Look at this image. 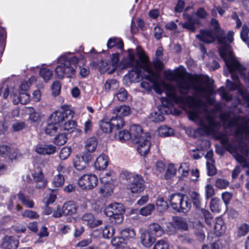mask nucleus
Listing matches in <instances>:
<instances>
[{"label":"nucleus","mask_w":249,"mask_h":249,"mask_svg":"<svg viewBox=\"0 0 249 249\" xmlns=\"http://www.w3.org/2000/svg\"><path fill=\"white\" fill-rule=\"evenodd\" d=\"M140 60L135 59L132 50H128V60L124 63L125 68H140L148 73L145 78L153 83L156 92L161 94L164 91L166 95L173 101L187 105L191 110L189 113L190 119L198 121L200 125L198 132L201 135L213 134L215 132L216 123L209 114L206 104L198 98L206 96L208 93L207 88L201 85H196L190 79H186L182 73L178 72L176 75L172 72L166 74V77L170 81H175L176 86L166 84L164 82H155L158 75L153 71L149 58L144 54L140 55Z\"/></svg>","instance_id":"1"},{"label":"nucleus","mask_w":249,"mask_h":249,"mask_svg":"<svg viewBox=\"0 0 249 249\" xmlns=\"http://www.w3.org/2000/svg\"><path fill=\"white\" fill-rule=\"evenodd\" d=\"M211 25L213 28V32L218 36V41L221 44L220 55L224 60L233 53L230 44L233 41L234 33L232 31H229L226 35L224 30L221 28L218 21L215 18L211 19Z\"/></svg>","instance_id":"2"},{"label":"nucleus","mask_w":249,"mask_h":249,"mask_svg":"<svg viewBox=\"0 0 249 249\" xmlns=\"http://www.w3.org/2000/svg\"><path fill=\"white\" fill-rule=\"evenodd\" d=\"M130 132L133 142L138 144V152L142 156H145L149 151L151 146L150 136L147 133H143L141 126L133 124L130 127Z\"/></svg>","instance_id":"3"},{"label":"nucleus","mask_w":249,"mask_h":249,"mask_svg":"<svg viewBox=\"0 0 249 249\" xmlns=\"http://www.w3.org/2000/svg\"><path fill=\"white\" fill-rule=\"evenodd\" d=\"M78 62V59L76 56L71 57L65 55L60 56L58 59V63L59 65L55 69V72L58 78L62 79L65 76L68 78H73L75 73V67Z\"/></svg>","instance_id":"4"},{"label":"nucleus","mask_w":249,"mask_h":249,"mask_svg":"<svg viewBox=\"0 0 249 249\" xmlns=\"http://www.w3.org/2000/svg\"><path fill=\"white\" fill-rule=\"evenodd\" d=\"M170 205L172 209L178 213H186L191 208V203L188 197L181 193L171 195L169 198Z\"/></svg>","instance_id":"5"},{"label":"nucleus","mask_w":249,"mask_h":249,"mask_svg":"<svg viewBox=\"0 0 249 249\" xmlns=\"http://www.w3.org/2000/svg\"><path fill=\"white\" fill-rule=\"evenodd\" d=\"M224 60L230 70H237L241 78L249 82V72L246 74L245 68L236 60L233 53Z\"/></svg>","instance_id":"6"},{"label":"nucleus","mask_w":249,"mask_h":249,"mask_svg":"<svg viewBox=\"0 0 249 249\" xmlns=\"http://www.w3.org/2000/svg\"><path fill=\"white\" fill-rule=\"evenodd\" d=\"M98 178L93 174H85L81 177L78 180V184L82 190H89L97 185Z\"/></svg>","instance_id":"7"},{"label":"nucleus","mask_w":249,"mask_h":249,"mask_svg":"<svg viewBox=\"0 0 249 249\" xmlns=\"http://www.w3.org/2000/svg\"><path fill=\"white\" fill-rule=\"evenodd\" d=\"M73 114L70 109L64 111H56L53 112L49 117L48 122H53L59 125L60 124H63L69 118H72Z\"/></svg>","instance_id":"8"},{"label":"nucleus","mask_w":249,"mask_h":249,"mask_svg":"<svg viewBox=\"0 0 249 249\" xmlns=\"http://www.w3.org/2000/svg\"><path fill=\"white\" fill-rule=\"evenodd\" d=\"M144 182L142 176L138 175H134L127 188L133 194L140 193L143 192L145 189Z\"/></svg>","instance_id":"9"},{"label":"nucleus","mask_w":249,"mask_h":249,"mask_svg":"<svg viewBox=\"0 0 249 249\" xmlns=\"http://www.w3.org/2000/svg\"><path fill=\"white\" fill-rule=\"evenodd\" d=\"M196 37L200 41L208 44L213 42L216 39H218L217 36L212 29L201 30L200 34L196 35Z\"/></svg>","instance_id":"10"},{"label":"nucleus","mask_w":249,"mask_h":249,"mask_svg":"<svg viewBox=\"0 0 249 249\" xmlns=\"http://www.w3.org/2000/svg\"><path fill=\"white\" fill-rule=\"evenodd\" d=\"M169 224L174 228V230L171 231L169 234L175 233L176 232L175 229L186 231L189 228L186 220L184 218L180 216L174 217L172 223H170Z\"/></svg>","instance_id":"11"},{"label":"nucleus","mask_w":249,"mask_h":249,"mask_svg":"<svg viewBox=\"0 0 249 249\" xmlns=\"http://www.w3.org/2000/svg\"><path fill=\"white\" fill-rule=\"evenodd\" d=\"M225 65L227 66L229 72L231 74L232 79L234 81V82H232L229 79L227 80L226 86L230 90H235L237 89L239 86V77L238 75V74L239 75V71L237 70H231L226 64Z\"/></svg>","instance_id":"12"},{"label":"nucleus","mask_w":249,"mask_h":249,"mask_svg":"<svg viewBox=\"0 0 249 249\" xmlns=\"http://www.w3.org/2000/svg\"><path fill=\"white\" fill-rule=\"evenodd\" d=\"M124 209L122 204L120 203H113L110 204L104 210V213L107 216H111L119 213H124Z\"/></svg>","instance_id":"13"},{"label":"nucleus","mask_w":249,"mask_h":249,"mask_svg":"<svg viewBox=\"0 0 249 249\" xmlns=\"http://www.w3.org/2000/svg\"><path fill=\"white\" fill-rule=\"evenodd\" d=\"M82 220L84 224L90 228H95L102 223L101 220H96L94 216L91 213H86L83 215Z\"/></svg>","instance_id":"14"},{"label":"nucleus","mask_w":249,"mask_h":249,"mask_svg":"<svg viewBox=\"0 0 249 249\" xmlns=\"http://www.w3.org/2000/svg\"><path fill=\"white\" fill-rule=\"evenodd\" d=\"M33 180L36 183V187L37 189H44L47 184L42 171L40 170L32 174Z\"/></svg>","instance_id":"15"},{"label":"nucleus","mask_w":249,"mask_h":249,"mask_svg":"<svg viewBox=\"0 0 249 249\" xmlns=\"http://www.w3.org/2000/svg\"><path fill=\"white\" fill-rule=\"evenodd\" d=\"M56 150V147L52 144H38L35 148V151L40 155L53 154Z\"/></svg>","instance_id":"16"},{"label":"nucleus","mask_w":249,"mask_h":249,"mask_svg":"<svg viewBox=\"0 0 249 249\" xmlns=\"http://www.w3.org/2000/svg\"><path fill=\"white\" fill-rule=\"evenodd\" d=\"M18 245V241L16 237L5 236L2 240V247L5 249H16Z\"/></svg>","instance_id":"17"},{"label":"nucleus","mask_w":249,"mask_h":249,"mask_svg":"<svg viewBox=\"0 0 249 249\" xmlns=\"http://www.w3.org/2000/svg\"><path fill=\"white\" fill-rule=\"evenodd\" d=\"M140 238L142 244L145 247H150L155 241V237L147 231L141 234Z\"/></svg>","instance_id":"18"},{"label":"nucleus","mask_w":249,"mask_h":249,"mask_svg":"<svg viewBox=\"0 0 249 249\" xmlns=\"http://www.w3.org/2000/svg\"><path fill=\"white\" fill-rule=\"evenodd\" d=\"M77 208L73 201H68L64 203L62 208L63 214L71 215L76 213Z\"/></svg>","instance_id":"19"},{"label":"nucleus","mask_w":249,"mask_h":249,"mask_svg":"<svg viewBox=\"0 0 249 249\" xmlns=\"http://www.w3.org/2000/svg\"><path fill=\"white\" fill-rule=\"evenodd\" d=\"M108 165V157L105 154L100 155L94 163L96 169L102 170L105 169Z\"/></svg>","instance_id":"20"},{"label":"nucleus","mask_w":249,"mask_h":249,"mask_svg":"<svg viewBox=\"0 0 249 249\" xmlns=\"http://www.w3.org/2000/svg\"><path fill=\"white\" fill-rule=\"evenodd\" d=\"M147 231L151 234H153L155 237L156 236H160L163 233V230L162 227L157 223L150 224L148 226Z\"/></svg>","instance_id":"21"},{"label":"nucleus","mask_w":249,"mask_h":249,"mask_svg":"<svg viewBox=\"0 0 249 249\" xmlns=\"http://www.w3.org/2000/svg\"><path fill=\"white\" fill-rule=\"evenodd\" d=\"M130 108L129 107L123 105L116 107L113 111V114H115L117 117H122L125 116L130 114Z\"/></svg>","instance_id":"22"},{"label":"nucleus","mask_w":249,"mask_h":249,"mask_svg":"<svg viewBox=\"0 0 249 249\" xmlns=\"http://www.w3.org/2000/svg\"><path fill=\"white\" fill-rule=\"evenodd\" d=\"M214 230L216 234L218 236L221 235L224 232V223L221 218L217 217L216 219L215 223L214 226Z\"/></svg>","instance_id":"23"},{"label":"nucleus","mask_w":249,"mask_h":249,"mask_svg":"<svg viewBox=\"0 0 249 249\" xmlns=\"http://www.w3.org/2000/svg\"><path fill=\"white\" fill-rule=\"evenodd\" d=\"M244 133L249 135V125L247 123H244L241 126H237V129L234 133V136L242 138Z\"/></svg>","instance_id":"24"},{"label":"nucleus","mask_w":249,"mask_h":249,"mask_svg":"<svg viewBox=\"0 0 249 249\" xmlns=\"http://www.w3.org/2000/svg\"><path fill=\"white\" fill-rule=\"evenodd\" d=\"M97 145V142L95 138L91 137L88 139L85 142V148L89 152L95 151Z\"/></svg>","instance_id":"25"},{"label":"nucleus","mask_w":249,"mask_h":249,"mask_svg":"<svg viewBox=\"0 0 249 249\" xmlns=\"http://www.w3.org/2000/svg\"><path fill=\"white\" fill-rule=\"evenodd\" d=\"M59 129H60L59 125L53 122H49L46 127L45 132L48 135H53L57 132Z\"/></svg>","instance_id":"26"},{"label":"nucleus","mask_w":249,"mask_h":249,"mask_svg":"<svg viewBox=\"0 0 249 249\" xmlns=\"http://www.w3.org/2000/svg\"><path fill=\"white\" fill-rule=\"evenodd\" d=\"M100 129L106 133H110L114 128L112 123L102 120L99 123Z\"/></svg>","instance_id":"27"},{"label":"nucleus","mask_w":249,"mask_h":249,"mask_svg":"<svg viewBox=\"0 0 249 249\" xmlns=\"http://www.w3.org/2000/svg\"><path fill=\"white\" fill-rule=\"evenodd\" d=\"M73 166L77 170H85L87 167L86 162L81 158L80 156H77L73 160Z\"/></svg>","instance_id":"28"},{"label":"nucleus","mask_w":249,"mask_h":249,"mask_svg":"<svg viewBox=\"0 0 249 249\" xmlns=\"http://www.w3.org/2000/svg\"><path fill=\"white\" fill-rule=\"evenodd\" d=\"M190 196L194 206L198 210H200L201 209V201L199 194L196 192H192Z\"/></svg>","instance_id":"29"},{"label":"nucleus","mask_w":249,"mask_h":249,"mask_svg":"<svg viewBox=\"0 0 249 249\" xmlns=\"http://www.w3.org/2000/svg\"><path fill=\"white\" fill-rule=\"evenodd\" d=\"M18 198L26 207L29 208L34 207V203L33 201L30 199L28 196H25L23 194L19 193L18 194Z\"/></svg>","instance_id":"30"},{"label":"nucleus","mask_w":249,"mask_h":249,"mask_svg":"<svg viewBox=\"0 0 249 249\" xmlns=\"http://www.w3.org/2000/svg\"><path fill=\"white\" fill-rule=\"evenodd\" d=\"M65 175L57 174L54 176L52 184L55 188L62 187L65 182Z\"/></svg>","instance_id":"31"},{"label":"nucleus","mask_w":249,"mask_h":249,"mask_svg":"<svg viewBox=\"0 0 249 249\" xmlns=\"http://www.w3.org/2000/svg\"><path fill=\"white\" fill-rule=\"evenodd\" d=\"M111 122L112 123L114 128H116L117 130L122 128L124 125V122L122 117H112Z\"/></svg>","instance_id":"32"},{"label":"nucleus","mask_w":249,"mask_h":249,"mask_svg":"<svg viewBox=\"0 0 249 249\" xmlns=\"http://www.w3.org/2000/svg\"><path fill=\"white\" fill-rule=\"evenodd\" d=\"M67 141V135L65 133H60L57 135L53 139V143L57 145H62Z\"/></svg>","instance_id":"33"},{"label":"nucleus","mask_w":249,"mask_h":249,"mask_svg":"<svg viewBox=\"0 0 249 249\" xmlns=\"http://www.w3.org/2000/svg\"><path fill=\"white\" fill-rule=\"evenodd\" d=\"M121 235L123 238L128 239L129 238H133L135 236V232L132 229H125L120 231Z\"/></svg>","instance_id":"34"},{"label":"nucleus","mask_w":249,"mask_h":249,"mask_svg":"<svg viewBox=\"0 0 249 249\" xmlns=\"http://www.w3.org/2000/svg\"><path fill=\"white\" fill-rule=\"evenodd\" d=\"M158 132L159 135L161 137L170 136L174 134L173 129L165 125L160 127Z\"/></svg>","instance_id":"35"},{"label":"nucleus","mask_w":249,"mask_h":249,"mask_svg":"<svg viewBox=\"0 0 249 249\" xmlns=\"http://www.w3.org/2000/svg\"><path fill=\"white\" fill-rule=\"evenodd\" d=\"M196 22L197 20L191 22L186 21L184 23H180L179 24L181 25L183 28L189 30L191 32L194 33L196 32L197 28L196 26Z\"/></svg>","instance_id":"36"},{"label":"nucleus","mask_w":249,"mask_h":249,"mask_svg":"<svg viewBox=\"0 0 249 249\" xmlns=\"http://www.w3.org/2000/svg\"><path fill=\"white\" fill-rule=\"evenodd\" d=\"M40 75L47 82L50 80L53 76V71L47 68H43L40 70Z\"/></svg>","instance_id":"37"},{"label":"nucleus","mask_w":249,"mask_h":249,"mask_svg":"<svg viewBox=\"0 0 249 249\" xmlns=\"http://www.w3.org/2000/svg\"><path fill=\"white\" fill-rule=\"evenodd\" d=\"M136 71H130L128 73V77L132 82H138L140 79V73L139 72L140 68H133Z\"/></svg>","instance_id":"38"},{"label":"nucleus","mask_w":249,"mask_h":249,"mask_svg":"<svg viewBox=\"0 0 249 249\" xmlns=\"http://www.w3.org/2000/svg\"><path fill=\"white\" fill-rule=\"evenodd\" d=\"M199 210L200 211L203 216L204 217L206 223L208 225H211L213 220V216L210 212L208 210L203 208H201Z\"/></svg>","instance_id":"39"},{"label":"nucleus","mask_w":249,"mask_h":249,"mask_svg":"<svg viewBox=\"0 0 249 249\" xmlns=\"http://www.w3.org/2000/svg\"><path fill=\"white\" fill-rule=\"evenodd\" d=\"M155 209V206L153 204L150 203L146 206L142 208L140 210V213L143 216L150 215L152 212Z\"/></svg>","instance_id":"40"},{"label":"nucleus","mask_w":249,"mask_h":249,"mask_svg":"<svg viewBox=\"0 0 249 249\" xmlns=\"http://www.w3.org/2000/svg\"><path fill=\"white\" fill-rule=\"evenodd\" d=\"M71 118H69L63 123V126L65 130L72 132L76 126V122L73 120H71Z\"/></svg>","instance_id":"41"},{"label":"nucleus","mask_w":249,"mask_h":249,"mask_svg":"<svg viewBox=\"0 0 249 249\" xmlns=\"http://www.w3.org/2000/svg\"><path fill=\"white\" fill-rule=\"evenodd\" d=\"M240 36L242 39L249 45V28L247 26H243Z\"/></svg>","instance_id":"42"},{"label":"nucleus","mask_w":249,"mask_h":249,"mask_svg":"<svg viewBox=\"0 0 249 249\" xmlns=\"http://www.w3.org/2000/svg\"><path fill=\"white\" fill-rule=\"evenodd\" d=\"M150 119L152 122L159 123L164 120V117L160 112H154L151 113Z\"/></svg>","instance_id":"43"},{"label":"nucleus","mask_w":249,"mask_h":249,"mask_svg":"<svg viewBox=\"0 0 249 249\" xmlns=\"http://www.w3.org/2000/svg\"><path fill=\"white\" fill-rule=\"evenodd\" d=\"M220 200L217 198H213L211 199L210 206L211 210L213 212H218L220 210L219 207Z\"/></svg>","instance_id":"44"},{"label":"nucleus","mask_w":249,"mask_h":249,"mask_svg":"<svg viewBox=\"0 0 249 249\" xmlns=\"http://www.w3.org/2000/svg\"><path fill=\"white\" fill-rule=\"evenodd\" d=\"M61 88V86L60 81L56 80L53 82L51 88L53 96H56L60 94Z\"/></svg>","instance_id":"45"},{"label":"nucleus","mask_w":249,"mask_h":249,"mask_svg":"<svg viewBox=\"0 0 249 249\" xmlns=\"http://www.w3.org/2000/svg\"><path fill=\"white\" fill-rule=\"evenodd\" d=\"M115 229L112 226L106 227L103 230V236L104 238H110L114 234Z\"/></svg>","instance_id":"46"},{"label":"nucleus","mask_w":249,"mask_h":249,"mask_svg":"<svg viewBox=\"0 0 249 249\" xmlns=\"http://www.w3.org/2000/svg\"><path fill=\"white\" fill-rule=\"evenodd\" d=\"M195 15L198 18L205 19L209 16L208 13L205 10L203 7H199L197 11L195 12Z\"/></svg>","instance_id":"47"},{"label":"nucleus","mask_w":249,"mask_h":249,"mask_svg":"<svg viewBox=\"0 0 249 249\" xmlns=\"http://www.w3.org/2000/svg\"><path fill=\"white\" fill-rule=\"evenodd\" d=\"M127 91L123 88L120 89L116 93V96L117 97V99L121 102H124L127 99Z\"/></svg>","instance_id":"48"},{"label":"nucleus","mask_w":249,"mask_h":249,"mask_svg":"<svg viewBox=\"0 0 249 249\" xmlns=\"http://www.w3.org/2000/svg\"><path fill=\"white\" fill-rule=\"evenodd\" d=\"M22 215L24 217H28L30 219H37L39 217L36 212L29 210L24 211L22 213Z\"/></svg>","instance_id":"49"},{"label":"nucleus","mask_w":249,"mask_h":249,"mask_svg":"<svg viewBox=\"0 0 249 249\" xmlns=\"http://www.w3.org/2000/svg\"><path fill=\"white\" fill-rule=\"evenodd\" d=\"M118 138L120 141L123 142L126 140H128L131 138L130 131H128L126 130L120 131L118 135Z\"/></svg>","instance_id":"50"},{"label":"nucleus","mask_w":249,"mask_h":249,"mask_svg":"<svg viewBox=\"0 0 249 249\" xmlns=\"http://www.w3.org/2000/svg\"><path fill=\"white\" fill-rule=\"evenodd\" d=\"M176 169L174 164H170L168 165L166 170L165 177L166 179H170L175 175Z\"/></svg>","instance_id":"51"},{"label":"nucleus","mask_w":249,"mask_h":249,"mask_svg":"<svg viewBox=\"0 0 249 249\" xmlns=\"http://www.w3.org/2000/svg\"><path fill=\"white\" fill-rule=\"evenodd\" d=\"M249 231V226L247 224H242L238 229V236H242L246 235Z\"/></svg>","instance_id":"52"},{"label":"nucleus","mask_w":249,"mask_h":249,"mask_svg":"<svg viewBox=\"0 0 249 249\" xmlns=\"http://www.w3.org/2000/svg\"><path fill=\"white\" fill-rule=\"evenodd\" d=\"M168 243L164 240H160L156 242L153 249H168Z\"/></svg>","instance_id":"53"},{"label":"nucleus","mask_w":249,"mask_h":249,"mask_svg":"<svg viewBox=\"0 0 249 249\" xmlns=\"http://www.w3.org/2000/svg\"><path fill=\"white\" fill-rule=\"evenodd\" d=\"M18 100L21 104L25 105L30 100V95L26 92L19 91Z\"/></svg>","instance_id":"54"},{"label":"nucleus","mask_w":249,"mask_h":249,"mask_svg":"<svg viewBox=\"0 0 249 249\" xmlns=\"http://www.w3.org/2000/svg\"><path fill=\"white\" fill-rule=\"evenodd\" d=\"M124 239L121 236H116L113 237L111 240V244L113 246L116 248L119 247L122 244L124 243Z\"/></svg>","instance_id":"55"},{"label":"nucleus","mask_w":249,"mask_h":249,"mask_svg":"<svg viewBox=\"0 0 249 249\" xmlns=\"http://www.w3.org/2000/svg\"><path fill=\"white\" fill-rule=\"evenodd\" d=\"M206 164L208 169V175L210 176L215 175L216 173V169L213 165V162L207 161Z\"/></svg>","instance_id":"56"},{"label":"nucleus","mask_w":249,"mask_h":249,"mask_svg":"<svg viewBox=\"0 0 249 249\" xmlns=\"http://www.w3.org/2000/svg\"><path fill=\"white\" fill-rule=\"evenodd\" d=\"M206 198L207 199L212 197L214 195V190L210 184H207L205 187Z\"/></svg>","instance_id":"57"},{"label":"nucleus","mask_w":249,"mask_h":249,"mask_svg":"<svg viewBox=\"0 0 249 249\" xmlns=\"http://www.w3.org/2000/svg\"><path fill=\"white\" fill-rule=\"evenodd\" d=\"M70 154V149L68 147H65L61 150L59 154V157L60 159L64 160L69 157Z\"/></svg>","instance_id":"58"},{"label":"nucleus","mask_w":249,"mask_h":249,"mask_svg":"<svg viewBox=\"0 0 249 249\" xmlns=\"http://www.w3.org/2000/svg\"><path fill=\"white\" fill-rule=\"evenodd\" d=\"M134 175H132L131 173L128 171H122L120 175V177L123 180H125L126 181H131Z\"/></svg>","instance_id":"59"},{"label":"nucleus","mask_w":249,"mask_h":249,"mask_svg":"<svg viewBox=\"0 0 249 249\" xmlns=\"http://www.w3.org/2000/svg\"><path fill=\"white\" fill-rule=\"evenodd\" d=\"M229 185V182L225 179L218 178L215 182V186L219 189H224Z\"/></svg>","instance_id":"60"},{"label":"nucleus","mask_w":249,"mask_h":249,"mask_svg":"<svg viewBox=\"0 0 249 249\" xmlns=\"http://www.w3.org/2000/svg\"><path fill=\"white\" fill-rule=\"evenodd\" d=\"M153 65L154 66L155 68L157 71H161L163 69L164 64L158 58H155L153 60Z\"/></svg>","instance_id":"61"},{"label":"nucleus","mask_w":249,"mask_h":249,"mask_svg":"<svg viewBox=\"0 0 249 249\" xmlns=\"http://www.w3.org/2000/svg\"><path fill=\"white\" fill-rule=\"evenodd\" d=\"M89 152H86L80 156L81 158L84 161V162H86L87 165H88L92 159V155Z\"/></svg>","instance_id":"62"},{"label":"nucleus","mask_w":249,"mask_h":249,"mask_svg":"<svg viewBox=\"0 0 249 249\" xmlns=\"http://www.w3.org/2000/svg\"><path fill=\"white\" fill-rule=\"evenodd\" d=\"M123 213H119L109 217L111 218L112 222L119 224L121 223L123 220Z\"/></svg>","instance_id":"63"},{"label":"nucleus","mask_w":249,"mask_h":249,"mask_svg":"<svg viewBox=\"0 0 249 249\" xmlns=\"http://www.w3.org/2000/svg\"><path fill=\"white\" fill-rule=\"evenodd\" d=\"M218 91L220 92L221 97L223 99L226 101H231L232 99V96L225 91V89L223 87H221L218 89Z\"/></svg>","instance_id":"64"}]
</instances>
